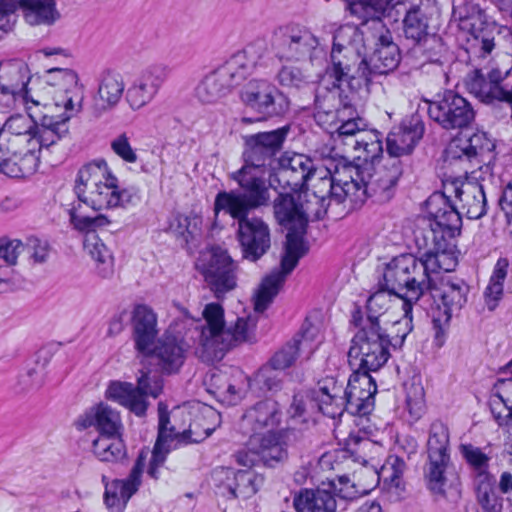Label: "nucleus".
<instances>
[{
	"label": "nucleus",
	"instance_id": "obj_1",
	"mask_svg": "<svg viewBox=\"0 0 512 512\" xmlns=\"http://www.w3.org/2000/svg\"><path fill=\"white\" fill-rule=\"evenodd\" d=\"M40 126L31 117L17 114L9 117L0 133V172L10 177L33 174L42 160L52 166L62 163L66 151L61 140L69 133L56 121L48 124L45 114L36 111Z\"/></svg>",
	"mask_w": 512,
	"mask_h": 512
},
{
	"label": "nucleus",
	"instance_id": "obj_2",
	"mask_svg": "<svg viewBox=\"0 0 512 512\" xmlns=\"http://www.w3.org/2000/svg\"><path fill=\"white\" fill-rule=\"evenodd\" d=\"M416 243L424 249L422 259L403 255L392 260L385 268V278L389 286L404 290L411 300H419L430 288L433 275L450 272L457 265L455 246L448 241L443 231L419 229Z\"/></svg>",
	"mask_w": 512,
	"mask_h": 512
},
{
	"label": "nucleus",
	"instance_id": "obj_3",
	"mask_svg": "<svg viewBox=\"0 0 512 512\" xmlns=\"http://www.w3.org/2000/svg\"><path fill=\"white\" fill-rule=\"evenodd\" d=\"M79 202L71 209V223L78 230H92L107 223L102 212L117 207L123 194L105 162H94L79 172Z\"/></svg>",
	"mask_w": 512,
	"mask_h": 512
},
{
	"label": "nucleus",
	"instance_id": "obj_4",
	"mask_svg": "<svg viewBox=\"0 0 512 512\" xmlns=\"http://www.w3.org/2000/svg\"><path fill=\"white\" fill-rule=\"evenodd\" d=\"M30 102L45 114V122L56 121L62 127L82 108L78 76L70 69L52 68L29 81Z\"/></svg>",
	"mask_w": 512,
	"mask_h": 512
},
{
	"label": "nucleus",
	"instance_id": "obj_5",
	"mask_svg": "<svg viewBox=\"0 0 512 512\" xmlns=\"http://www.w3.org/2000/svg\"><path fill=\"white\" fill-rule=\"evenodd\" d=\"M30 102L45 114V122L56 121L62 127L82 108L78 76L70 69L52 68L29 81Z\"/></svg>",
	"mask_w": 512,
	"mask_h": 512
},
{
	"label": "nucleus",
	"instance_id": "obj_6",
	"mask_svg": "<svg viewBox=\"0 0 512 512\" xmlns=\"http://www.w3.org/2000/svg\"><path fill=\"white\" fill-rule=\"evenodd\" d=\"M220 414L213 407L203 403H187L166 412L159 405V436L153 451L151 463L161 464L167 449L168 439L198 443L205 440L220 425Z\"/></svg>",
	"mask_w": 512,
	"mask_h": 512
},
{
	"label": "nucleus",
	"instance_id": "obj_7",
	"mask_svg": "<svg viewBox=\"0 0 512 512\" xmlns=\"http://www.w3.org/2000/svg\"><path fill=\"white\" fill-rule=\"evenodd\" d=\"M418 300H411L404 290L389 286L385 272L382 289L375 292L367 301L368 327L386 333L392 346H401L412 330V305Z\"/></svg>",
	"mask_w": 512,
	"mask_h": 512
},
{
	"label": "nucleus",
	"instance_id": "obj_8",
	"mask_svg": "<svg viewBox=\"0 0 512 512\" xmlns=\"http://www.w3.org/2000/svg\"><path fill=\"white\" fill-rule=\"evenodd\" d=\"M389 345L392 343L386 333L375 327H363L352 340L348 361L356 369L376 371L387 362Z\"/></svg>",
	"mask_w": 512,
	"mask_h": 512
},
{
	"label": "nucleus",
	"instance_id": "obj_9",
	"mask_svg": "<svg viewBox=\"0 0 512 512\" xmlns=\"http://www.w3.org/2000/svg\"><path fill=\"white\" fill-rule=\"evenodd\" d=\"M305 249L297 236H289L284 244V252L280 261V270L266 276L256 288L253 295L254 309L264 311L273 301L282 287L286 277L296 267Z\"/></svg>",
	"mask_w": 512,
	"mask_h": 512
},
{
	"label": "nucleus",
	"instance_id": "obj_10",
	"mask_svg": "<svg viewBox=\"0 0 512 512\" xmlns=\"http://www.w3.org/2000/svg\"><path fill=\"white\" fill-rule=\"evenodd\" d=\"M198 268L216 298L224 297L237 286L233 260L221 247L213 246L203 252Z\"/></svg>",
	"mask_w": 512,
	"mask_h": 512
},
{
	"label": "nucleus",
	"instance_id": "obj_11",
	"mask_svg": "<svg viewBox=\"0 0 512 512\" xmlns=\"http://www.w3.org/2000/svg\"><path fill=\"white\" fill-rule=\"evenodd\" d=\"M162 391V382L155 375L142 372L134 386L127 382H112L107 390L106 397L128 408L134 414L141 416L145 413L148 395L156 398Z\"/></svg>",
	"mask_w": 512,
	"mask_h": 512
},
{
	"label": "nucleus",
	"instance_id": "obj_12",
	"mask_svg": "<svg viewBox=\"0 0 512 512\" xmlns=\"http://www.w3.org/2000/svg\"><path fill=\"white\" fill-rule=\"evenodd\" d=\"M266 174V164L251 155L246 164L233 176L244 190L242 196L251 209L266 205L270 199L269 186H273V182L266 184Z\"/></svg>",
	"mask_w": 512,
	"mask_h": 512
},
{
	"label": "nucleus",
	"instance_id": "obj_13",
	"mask_svg": "<svg viewBox=\"0 0 512 512\" xmlns=\"http://www.w3.org/2000/svg\"><path fill=\"white\" fill-rule=\"evenodd\" d=\"M428 113L431 119L445 129L466 127L475 117L466 99L452 92L446 93L438 101L430 102Z\"/></svg>",
	"mask_w": 512,
	"mask_h": 512
},
{
	"label": "nucleus",
	"instance_id": "obj_14",
	"mask_svg": "<svg viewBox=\"0 0 512 512\" xmlns=\"http://www.w3.org/2000/svg\"><path fill=\"white\" fill-rule=\"evenodd\" d=\"M356 35L351 28L341 29L335 36L331 58L334 73L338 80L343 78H366L370 68L359 53L355 52L351 43L345 44V38L349 35Z\"/></svg>",
	"mask_w": 512,
	"mask_h": 512
},
{
	"label": "nucleus",
	"instance_id": "obj_15",
	"mask_svg": "<svg viewBox=\"0 0 512 512\" xmlns=\"http://www.w3.org/2000/svg\"><path fill=\"white\" fill-rule=\"evenodd\" d=\"M445 191L454 198V205L469 219H479L486 211V198L481 185L471 180L448 178Z\"/></svg>",
	"mask_w": 512,
	"mask_h": 512
},
{
	"label": "nucleus",
	"instance_id": "obj_16",
	"mask_svg": "<svg viewBox=\"0 0 512 512\" xmlns=\"http://www.w3.org/2000/svg\"><path fill=\"white\" fill-rule=\"evenodd\" d=\"M431 283L428 291L435 301H440L437 308L433 311L432 319L434 328L436 329V337L440 338L450 322L451 314L454 310H459L465 303L466 290L459 284L450 281L442 282L439 287H434Z\"/></svg>",
	"mask_w": 512,
	"mask_h": 512
},
{
	"label": "nucleus",
	"instance_id": "obj_17",
	"mask_svg": "<svg viewBox=\"0 0 512 512\" xmlns=\"http://www.w3.org/2000/svg\"><path fill=\"white\" fill-rule=\"evenodd\" d=\"M237 236L243 257L249 261H257L270 249V229L260 218L241 219Z\"/></svg>",
	"mask_w": 512,
	"mask_h": 512
},
{
	"label": "nucleus",
	"instance_id": "obj_18",
	"mask_svg": "<svg viewBox=\"0 0 512 512\" xmlns=\"http://www.w3.org/2000/svg\"><path fill=\"white\" fill-rule=\"evenodd\" d=\"M150 457L151 452L149 450L141 451L129 480H114L106 485L105 504L111 512H121L124 509L129 498L137 490L139 476L147 461L149 462L148 473L154 476L155 467L158 464L152 465Z\"/></svg>",
	"mask_w": 512,
	"mask_h": 512
},
{
	"label": "nucleus",
	"instance_id": "obj_19",
	"mask_svg": "<svg viewBox=\"0 0 512 512\" xmlns=\"http://www.w3.org/2000/svg\"><path fill=\"white\" fill-rule=\"evenodd\" d=\"M343 458H345L343 452H329L325 453L320 458L319 464L324 470H340L341 467L344 466L348 469L350 477L353 479L361 494H366L372 490L378 481L376 468L374 466L368 467L367 465L356 463V461H352L351 459L340 461V459Z\"/></svg>",
	"mask_w": 512,
	"mask_h": 512
},
{
	"label": "nucleus",
	"instance_id": "obj_20",
	"mask_svg": "<svg viewBox=\"0 0 512 512\" xmlns=\"http://www.w3.org/2000/svg\"><path fill=\"white\" fill-rule=\"evenodd\" d=\"M214 482L228 490L234 498L247 499L253 496L262 483V478L251 470L234 471L218 468L213 473Z\"/></svg>",
	"mask_w": 512,
	"mask_h": 512
},
{
	"label": "nucleus",
	"instance_id": "obj_21",
	"mask_svg": "<svg viewBox=\"0 0 512 512\" xmlns=\"http://www.w3.org/2000/svg\"><path fill=\"white\" fill-rule=\"evenodd\" d=\"M343 393L346 399V410L351 414L365 415L373 407L376 384L367 372L357 373L351 376Z\"/></svg>",
	"mask_w": 512,
	"mask_h": 512
},
{
	"label": "nucleus",
	"instance_id": "obj_22",
	"mask_svg": "<svg viewBox=\"0 0 512 512\" xmlns=\"http://www.w3.org/2000/svg\"><path fill=\"white\" fill-rule=\"evenodd\" d=\"M277 163L279 172L275 177L283 188L291 187L292 190H297L314 168L308 156L294 152L284 153Z\"/></svg>",
	"mask_w": 512,
	"mask_h": 512
},
{
	"label": "nucleus",
	"instance_id": "obj_23",
	"mask_svg": "<svg viewBox=\"0 0 512 512\" xmlns=\"http://www.w3.org/2000/svg\"><path fill=\"white\" fill-rule=\"evenodd\" d=\"M76 425L80 429L93 426L98 435L120 434L123 424L119 411L107 403H98L81 416Z\"/></svg>",
	"mask_w": 512,
	"mask_h": 512
},
{
	"label": "nucleus",
	"instance_id": "obj_24",
	"mask_svg": "<svg viewBox=\"0 0 512 512\" xmlns=\"http://www.w3.org/2000/svg\"><path fill=\"white\" fill-rule=\"evenodd\" d=\"M274 213L279 224L290 231L286 236L285 243L288 241L289 236H297L306 250L302 234L306 227L307 218L305 212L296 204L294 198L290 195H280L275 200Z\"/></svg>",
	"mask_w": 512,
	"mask_h": 512
},
{
	"label": "nucleus",
	"instance_id": "obj_25",
	"mask_svg": "<svg viewBox=\"0 0 512 512\" xmlns=\"http://www.w3.org/2000/svg\"><path fill=\"white\" fill-rule=\"evenodd\" d=\"M448 438L443 429L434 432L428 440L429 468L428 478L432 489L442 491L445 481L443 473L446 468L448 456L446 454Z\"/></svg>",
	"mask_w": 512,
	"mask_h": 512
},
{
	"label": "nucleus",
	"instance_id": "obj_26",
	"mask_svg": "<svg viewBox=\"0 0 512 512\" xmlns=\"http://www.w3.org/2000/svg\"><path fill=\"white\" fill-rule=\"evenodd\" d=\"M184 352L185 347L181 340L173 335H164L155 345H152L149 353H153L162 372L171 374L182 366Z\"/></svg>",
	"mask_w": 512,
	"mask_h": 512
},
{
	"label": "nucleus",
	"instance_id": "obj_27",
	"mask_svg": "<svg viewBox=\"0 0 512 512\" xmlns=\"http://www.w3.org/2000/svg\"><path fill=\"white\" fill-rule=\"evenodd\" d=\"M205 324L201 329L200 344L209 351H219L222 334L225 333L224 310L221 305L210 303L203 310Z\"/></svg>",
	"mask_w": 512,
	"mask_h": 512
},
{
	"label": "nucleus",
	"instance_id": "obj_28",
	"mask_svg": "<svg viewBox=\"0 0 512 512\" xmlns=\"http://www.w3.org/2000/svg\"><path fill=\"white\" fill-rule=\"evenodd\" d=\"M377 33L376 48L370 57L372 66L370 70L385 74L397 68L400 62V53L392 40L391 33L386 28Z\"/></svg>",
	"mask_w": 512,
	"mask_h": 512
},
{
	"label": "nucleus",
	"instance_id": "obj_29",
	"mask_svg": "<svg viewBox=\"0 0 512 512\" xmlns=\"http://www.w3.org/2000/svg\"><path fill=\"white\" fill-rule=\"evenodd\" d=\"M134 334L137 349L149 354L157 335V318L151 308L138 305L133 311Z\"/></svg>",
	"mask_w": 512,
	"mask_h": 512
},
{
	"label": "nucleus",
	"instance_id": "obj_30",
	"mask_svg": "<svg viewBox=\"0 0 512 512\" xmlns=\"http://www.w3.org/2000/svg\"><path fill=\"white\" fill-rule=\"evenodd\" d=\"M159 89V77L151 72L143 73L128 88L126 101L132 110L138 111L153 100Z\"/></svg>",
	"mask_w": 512,
	"mask_h": 512
},
{
	"label": "nucleus",
	"instance_id": "obj_31",
	"mask_svg": "<svg viewBox=\"0 0 512 512\" xmlns=\"http://www.w3.org/2000/svg\"><path fill=\"white\" fill-rule=\"evenodd\" d=\"M428 206L433 220L422 229H430L432 225L436 232L443 231L445 237L450 236L451 231L459 226L460 215L463 214L455 206L446 205L440 196L429 199Z\"/></svg>",
	"mask_w": 512,
	"mask_h": 512
},
{
	"label": "nucleus",
	"instance_id": "obj_32",
	"mask_svg": "<svg viewBox=\"0 0 512 512\" xmlns=\"http://www.w3.org/2000/svg\"><path fill=\"white\" fill-rule=\"evenodd\" d=\"M390 0H350L349 11L361 24L371 21L377 31L384 30L381 19L389 9Z\"/></svg>",
	"mask_w": 512,
	"mask_h": 512
},
{
	"label": "nucleus",
	"instance_id": "obj_33",
	"mask_svg": "<svg viewBox=\"0 0 512 512\" xmlns=\"http://www.w3.org/2000/svg\"><path fill=\"white\" fill-rule=\"evenodd\" d=\"M124 88L125 84L120 75H106L101 81L98 89V96L93 105L94 113L101 115L107 110L113 108L119 102Z\"/></svg>",
	"mask_w": 512,
	"mask_h": 512
},
{
	"label": "nucleus",
	"instance_id": "obj_34",
	"mask_svg": "<svg viewBox=\"0 0 512 512\" xmlns=\"http://www.w3.org/2000/svg\"><path fill=\"white\" fill-rule=\"evenodd\" d=\"M421 137L422 129L419 127L400 126L394 128L387 136V152L393 157L408 155Z\"/></svg>",
	"mask_w": 512,
	"mask_h": 512
},
{
	"label": "nucleus",
	"instance_id": "obj_35",
	"mask_svg": "<svg viewBox=\"0 0 512 512\" xmlns=\"http://www.w3.org/2000/svg\"><path fill=\"white\" fill-rule=\"evenodd\" d=\"M92 453L101 462L116 463L126 456V446L120 434L98 435L92 442Z\"/></svg>",
	"mask_w": 512,
	"mask_h": 512
},
{
	"label": "nucleus",
	"instance_id": "obj_36",
	"mask_svg": "<svg viewBox=\"0 0 512 512\" xmlns=\"http://www.w3.org/2000/svg\"><path fill=\"white\" fill-rule=\"evenodd\" d=\"M243 97L247 105L260 114L255 119L244 118L243 121H261L272 114V89L267 84L262 83L249 86Z\"/></svg>",
	"mask_w": 512,
	"mask_h": 512
},
{
	"label": "nucleus",
	"instance_id": "obj_37",
	"mask_svg": "<svg viewBox=\"0 0 512 512\" xmlns=\"http://www.w3.org/2000/svg\"><path fill=\"white\" fill-rule=\"evenodd\" d=\"M298 512H335L336 501L325 489L306 490L295 500Z\"/></svg>",
	"mask_w": 512,
	"mask_h": 512
},
{
	"label": "nucleus",
	"instance_id": "obj_38",
	"mask_svg": "<svg viewBox=\"0 0 512 512\" xmlns=\"http://www.w3.org/2000/svg\"><path fill=\"white\" fill-rule=\"evenodd\" d=\"M227 212L232 218L238 220L248 219L247 213L251 210L246 200L242 195L233 192H220L216 195L214 201V218L212 220V227L217 225V218L220 211Z\"/></svg>",
	"mask_w": 512,
	"mask_h": 512
},
{
	"label": "nucleus",
	"instance_id": "obj_39",
	"mask_svg": "<svg viewBox=\"0 0 512 512\" xmlns=\"http://www.w3.org/2000/svg\"><path fill=\"white\" fill-rule=\"evenodd\" d=\"M17 4L32 25L50 24L58 17L54 0H17Z\"/></svg>",
	"mask_w": 512,
	"mask_h": 512
},
{
	"label": "nucleus",
	"instance_id": "obj_40",
	"mask_svg": "<svg viewBox=\"0 0 512 512\" xmlns=\"http://www.w3.org/2000/svg\"><path fill=\"white\" fill-rule=\"evenodd\" d=\"M29 83L13 81L7 77L0 76V114L9 111L23 104L26 99L30 100L27 90Z\"/></svg>",
	"mask_w": 512,
	"mask_h": 512
},
{
	"label": "nucleus",
	"instance_id": "obj_41",
	"mask_svg": "<svg viewBox=\"0 0 512 512\" xmlns=\"http://www.w3.org/2000/svg\"><path fill=\"white\" fill-rule=\"evenodd\" d=\"M405 463L396 456H390L381 467L378 479L381 478L385 489L392 495L398 497L405 489L403 474Z\"/></svg>",
	"mask_w": 512,
	"mask_h": 512
},
{
	"label": "nucleus",
	"instance_id": "obj_42",
	"mask_svg": "<svg viewBox=\"0 0 512 512\" xmlns=\"http://www.w3.org/2000/svg\"><path fill=\"white\" fill-rule=\"evenodd\" d=\"M255 323L250 318H238L236 322L226 328L222 334L219 351L227 350L237 344L250 342L255 339Z\"/></svg>",
	"mask_w": 512,
	"mask_h": 512
},
{
	"label": "nucleus",
	"instance_id": "obj_43",
	"mask_svg": "<svg viewBox=\"0 0 512 512\" xmlns=\"http://www.w3.org/2000/svg\"><path fill=\"white\" fill-rule=\"evenodd\" d=\"M347 450L356 459L354 461L361 462L363 465L374 466L373 462L382 454V447L368 438L359 435H350L346 440Z\"/></svg>",
	"mask_w": 512,
	"mask_h": 512
},
{
	"label": "nucleus",
	"instance_id": "obj_44",
	"mask_svg": "<svg viewBox=\"0 0 512 512\" xmlns=\"http://www.w3.org/2000/svg\"><path fill=\"white\" fill-rule=\"evenodd\" d=\"M259 58L254 48H247L234 55L222 70L237 83L256 67Z\"/></svg>",
	"mask_w": 512,
	"mask_h": 512
},
{
	"label": "nucleus",
	"instance_id": "obj_45",
	"mask_svg": "<svg viewBox=\"0 0 512 512\" xmlns=\"http://www.w3.org/2000/svg\"><path fill=\"white\" fill-rule=\"evenodd\" d=\"M283 382L280 371L268 362L262 365L249 379V387L259 393L277 392L282 388Z\"/></svg>",
	"mask_w": 512,
	"mask_h": 512
},
{
	"label": "nucleus",
	"instance_id": "obj_46",
	"mask_svg": "<svg viewBox=\"0 0 512 512\" xmlns=\"http://www.w3.org/2000/svg\"><path fill=\"white\" fill-rule=\"evenodd\" d=\"M235 83L223 71L205 79L198 87L197 94L202 102H214L224 96L229 88Z\"/></svg>",
	"mask_w": 512,
	"mask_h": 512
},
{
	"label": "nucleus",
	"instance_id": "obj_47",
	"mask_svg": "<svg viewBox=\"0 0 512 512\" xmlns=\"http://www.w3.org/2000/svg\"><path fill=\"white\" fill-rule=\"evenodd\" d=\"M318 409L331 418L340 416L346 409V399L341 386L332 385L331 391L327 387L320 390L316 398Z\"/></svg>",
	"mask_w": 512,
	"mask_h": 512
},
{
	"label": "nucleus",
	"instance_id": "obj_48",
	"mask_svg": "<svg viewBox=\"0 0 512 512\" xmlns=\"http://www.w3.org/2000/svg\"><path fill=\"white\" fill-rule=\"evenodd\" d=\"M355 158L373 163L383 152L379 134L374 130L361 132L359 140H354Z\"/></svg>",
	"mask_w": 512,
	"mask_h": 512
},
{
	"label": "nucleus",
	"instance_id": "obj_49",
	"mask_svg": "<svg viewBox=\"0 0 512 512\" xmlns=\"http://www.w3.org/2000/svg\"><path fill=\"white\" fill-rule=\"evenodd\" d=\"M253 444H259L258 455L266 464L278 462L286 457V452L279 441V438L271 430L267 434L260 436L255 435L252 438Z\"/></svg>",
	"mask_w": 512,
	"mask_h": 512
},
{
	"label": "nucleus",
	"instance_id": "obj_50",
	"mask_svg": "<svg viewBox=\"0 0 512 512\" xmlns=\"http://www.w3.org/2000/svg\"><path fill=\"white\" fill-rule=\"evenodd\" d=\"M245 418L256 426L255 429L273 427L278 422L277 404L271 399L261 401L247 412Z\"/></svg>",
	"mask_w": 512,
	"mask_h": 512
},
{
	"label": "nucleus",
	"instance_id": "obj_51",
	"mask_svg": "<svg viewBox=\"0 0 512 512\" xmlns=\"http://www.w3.org/2000/svg\"><path fill=\"white\" fill-rule=\"evenodd\" d=\"M302 187L312 190L315 196L323 199L334 191L333 176L325 167H314L298 189Z\"/></svg>",
	"mask_w": 512,
	"mask_h": 512
},
{
	"label": "nucleus",
	"instance_id": "obj_52",
	"mask_svg": "<svg viewBox=\"0 0 512 512\" xmlns=\"http://www.w3.org/2000/svg\"><path fill=\"white\" fill-rule=\"evenodd\" d=\"M483 481L477 486V502L482 512H502L503 500L498 497L493 488L489 475L482 474Z\"/></svg>",
	"mask_w": 512,
	"mask_h": 512
},
{
	"label": "nucleus",
	"instance_id": "obj_53",
	"mask_svg": "<svg viewBox=\"0 0 512 512\" xmlns=\"http://www.w3.org/2000/svg\"><path fill=\"white\" fill-rule=\"evenodd\" d=\"M324 341V331L321 321L317 318L308 317L302 328L301 340L298 341V347L307 349L313 353Z\"/></svg>",
	"mask_w": 512,
	"mask_h": 512
},
{
	"label": "nucleus",
	"instance_id": "obj_54",
	"mask_svg": "<svg viewBox=\"0 0 512 512\" xmlns=\"http://www.w3.org/2000/svg\"><path fill=\"white\" fill-rule=\"evenodd\" d=\"M471 91L483 102L489 103L493 100H504L505 90L488 78L477 75L470 84Z\"/></svg>",
	"mask_w": 512,
	"mask_h": 512
},
{
	"label": "nucleus",
	"instance_id": "obj_55",
	"mask_svg": "<svg viewBox=\"0 0 512 512\" xmlns=\"http://www.w3.org/2000/svg\"><path fill=\"white\" fill-rule=\"evenodd\" d=\"M499 403H494L493 412L500 425L512 422V380L499 385Z\"/></svg>",
	"mask_w": 512,
	"mask_h": 512
},
{
	"label": "nucleus",
	"instance_id": "obj_56",
	"mask_svg": "<svg viewBox=\"0 0 512 512\" xmlns=\"http://www.w3.org/2000/svg\"><path fill=\"white\" fill-rule=\"evenodd\" d=\"M427 22L419 9L410 10L404 19V33L409 39L420 42L427 36Z\"/></svg>",
	"mask_w": 512,
	"mask_h": 512
},
{
	"label": "nucleus",
	"instance_id": "obj_57",
	"mask_svg": "<svg viewBox=\"0 0 512 512\" xmlns=\"http://www.w3.org/2000/svg\"><path fill=\"white\" fill-rule=\"evenodd\" d=\"M318 45L319 39L308 30H300L293 33L287 42L290 53L302 56L310 54Z\"/></svg>",
	"mask_w": 512,
	"mask_h": 512
},
{
	"label": "nucleus",
	"instance_id": "obj_58",
	"mask_svg": "<svg viewBox=\"0 0 512 512\" xmlns=\"http://www.w3.org/2000/svg\"><path fill=\"white\" fill-rule=\"evenodd\" d=\"M354 175H357V170L352 166L337 169L333 175L334 193L338 194L337 190L340 189L346 196L355 194L359 190V183Z\"/></svg>",
	"mask_w": 512,
	"mask_h": 512
},
{
	"label": "nucleus",
	"instance_id": "obj_59",
	"mask_svg": "<svg viewBox=\"0 0 512 512\" xmlns=\"http://www.w3.org/2000/svg\"><path fill=\"white\" fill-rule=\"evenodd\" d=\"M299 350L298 341L289 342L279 349L268 363L281 372L295 363Z\"/></svg>",
	"mask_w": 512,
	"mask_h": 512
},
{
	"label": "nucleus",
	"instance_id": "obj_60",
	"mask_svg": "<svg viewBox=\"0 0 512 512\" xmlns=\"http://www.w3.org/2000/svg\"><path fill=\"white\" fill-rule=\"evenodd\" d=\"M287 133L286 128L278 129L272 132H265L257 134L251 138L253 143V154L256 155L263 148L265 149H278Z\"/></svg>",
	"mask_w": 512,
	"mask_h": 512
},
{
	"label": "nucleus",
	"instance_id": "obj_61",
	"mask_svg": "<svg viewBox=\"0 0 512 512\" xmlns=\"http://www.w3.org/2000/svg\"><path fill=\"white\" fill-rule=\"evenodd\" d=\"M180 227H184L187 234L195 239L204 234L205 228L213 230L212 223L204 225L203 212L198 209H192L188 215L182 217L179 221Z\"/></svg>",
	"mask_w": 512,
	"mask_h": 512
},
{
	"label": "nucleus",
	"instance_id": "obj_62",
	"mask_svg": "<svg viewBox=\"0 0 512 512\" xmlns=\"http://www.w3.org/2000/svg\"><path fill=\"white\" fill-rule=\"evenodd\" d=\"M471 157L467 144V133H461L454 138L445 150V163L452 165L455 161H463Z\"/></svg>",
	"mask_w": 512,
	"mask_h": 512
},
{
	"label": "nucleus",
	"instance_id": "obj_63",
	"mask_svg": "<svg viewBox=\"0 0 512 512\" xmlns=\"http://www.w3.org/2000/svg\"><path fill=\"white\" fill-rule=\"evenodd\" d=\"M460 451L466 461L476 470L479 471L478 484L483 481L480 478L482 474L488 475L485 470L488 467L489 457L483 453L479 448L472 445L463 444L460 446Z\"/></svg>",
	"mask_w": 512,
	"mask_h": 512
},
{
	"label": "nucleus",
	"instance_id": "obj_64",
	"mask_svg": "<svg viewBox=\"0 0 512 512\" xmlns=\"http://www.w3.org/2000/svg\"><path fill=\"white\" fill-rule=\"evenodd\" d=\"M26 252V244L18 239L0 240V258L8 265H16Z\"/></svg>",
	"mask_w": 512,
	"mask_h": 512
}]
</instances>
